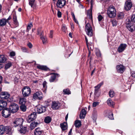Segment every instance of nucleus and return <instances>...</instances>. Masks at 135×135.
Masks as SVG:
<instances>
[{
  "label": "nucleus",
  "mask_w": 135,
  "mask_h": 135,
  "mask_svg": "<svg viewBox=\"0 0 135 135\" xmlns=\"http://www.w3.org/2000/svg\"><path fill=\"white\" fill-rule=\"evenodd\" d=\"M108 118L110 119H113L114 118L113 117V114L112 113L111 115H109L108 116Z\"/></svg>",
  "instance_id": "nucleus-54"
},
{
  "label": "nucleus",
  "mask_w": 135,
  "mask_h": 135,
  "mask_svg": "<svg viewBox=\"0 0 135 135\" xmlns=\"http://www.w3.org/2000/svg\"><path fill=\"white\" fill-rule=\"evenodd\" d=\"M42 131V130L40 129L39 128H36L34 131V133H36V132H40Z\"/></svg>",
  "instance_id": "nucleus-51"
},
{
  "label": "nucleus",
  "mask_w": 135,
  "mask_h": 135,
  "mask_svg": "<svg viewBox=\"0 0 135 135\" xmlns=\"http://www.w3.org/2000/svg\"><path fill=\"white\" fill-rule=\"evenodd\" d=\"M41 39L42 40L43 44H44L47 42V39L46 37L44 36L40 37Z\"/></svg>",
  "instance_id": "nucleus-34"
},
{
  "label": "nucleus",
  "mask_w": 135,
  "mask_h": 135,
  "mask_svg": "<svg viewBox=\"0 0 135 135\" xmlns=\"http://www.w3.org/2000/svg\"><path fill=\"white\" fill-rule=\"evenodd\" d=\"M65 0H59L57 3V6L60 8L63 7L65 4Z\"/></svg>",
  "instance_id": "nucleus-10"
},
{
  "label": "nucleus",
  "mask_w": 135,
  "mask_h": 135,
  "mask_svg": "<svg viewBox=\"0 0 135 135\" xmlns=\"http://www.w3.org/2000/svg\"><path fill=\"white\" fill-rule=\"evenodd\" d=\"M43 96L42 93L40 91L36 92L33 94V98L35 99H41Z\"/></svg>",
  "instance_id": "nucleus-7"
},
{
  "label": "nucleus",
  "mask_w": 135,
  "mask_h": 135,
  "mask_svg": "<svg viewBox=\"0 0 135 135\" xmlns=\"http://www.w3.org/2000/svg\"><path fill=\"white\" fill-rule=\"evenodd\" d=\"M58 104L56 102H53L52 105V108L54 109H56L58 108Z\"/></svg>",
  "instance_id": "nucleus-30"
},
{
  "label": "nucleus",
  "mask_w": 135,
  "mask_h": 135,
  "mask_svg": "<svg viewBox=\"0 0 135 135\" xmlns=\"http://www.w3.org/2000/svg\"><path fill=\"white\" fill-rule=\"evenodd\" d=\"M89 12H88L87 13L88 16L89 17L90 20L91 21H92V16L91 12L89 11Z\"/></svg>",
  "instance_id": "nucleus-35"
},
{
  "label": "nucleus",
  "mask_w": 135,
  "mask_h": 135,
  "mask_svg": "<svg viewBox=\"0 0 135 135\" xmlns=\"http://www.w3.org/2000/svg\"><path fill=\"white\" fill-rule=\"evenodd\" d=\"M39 124V123L37 122H32L30 124V128L31 130L33 129Z\"/></svg>",
  "instance_id": "nucleus-21"
},
{
  "label": "nucleus",
  "mask_w": 135,
  "mask_h": 135,
  "mask_svg": "<svg viewBox=\"0 0 135 135\" xmlns=\"http://www.w3.org/2000/svg\"><path fill=\"white\" fill-rule=\"evenodd\" d=\"M37 112L38 113H41L45 112L46 110L45 107L39 106L37 107Z\"/></svg>",
  "instance_id": "nucleus-13"
},
{
  "label": "nucleus",
  "mask_w": 135,
  "mask_h": 135,
  "mask_svg": "<svg viewBox=\"0 0 135 135\" xmlns=\"http://www.w3.org/2000/svg\"><path fill=\"white\" fill-rule=\"evenodd\" d=\"M85 23L86 24L85 26V31L87 35L89 36H91L93 35L92 28L89 22H87V21L86 20Z\"/></svg>",
  "instance_id": "nucleus-2"
},
{
  "label": "nucleus",
  "mask_w": 135,
  "mask_h": 135,
  "mask_svg": "<svg viewBox=\"0 0 135 135\" xmlns=\"http://www.w3.org/2000/svg\"><path fill=\"white\" fill-rule=\"evenodd\" d=\"M13 20L14 22V23L16 25H18V22L17 20V17L15 15H13Z\"/></svg>",
  "instance_id": "nucleus-33"
},
{
  "label": "nucleus",
  "mask_w": 135,
  "mask_h": 135,
  "mask_svg": "<svg viewBox=\"0 0 135 135\" xmlns=\"http://www.w3.org/2000/svg\"><path fill=\"white\" fill-rule=\"evenodd\" d=\"M43 132V131L36 132L34 133L35 135H41Z\"/></svg>",
  "instance_id": "nucleus-53"
},
{
  "label": "nucleus",
  "mask_w": 135,
  "mask_h": 135,
  "mask_svg": "<svg viewBox=\"0 0 135 135\" xmlns=\"http://www.w3.org/2000/svg\"><path fill=\"white\" fill-rule=\"evenodd\" d=\"M53 34V32L52 30H51L50 31L49 37L51 38H52V37Z\"/></svg>",
  "instance_id": "nucleus-58"
},
{
  "label": "nucleus",
  "mask_w": 135,
  "mask_h": 135,
  "mask_svg": "<svg viewBox=\"0 0 135 135\" xmlns=\"http://www.w3.org/2000/svg\"><path fill=\"white\" fill-rule=\"evenodd\" d=\"M5 126L3 125L0 126V134H3L5 131Z\"/></svg>",
  "instance_id": "nucleus-23"
},
{
  "label": "nucleus",
  "mask_w": 135,
  "mask_h": 135,
  "mask_svg": "<svg viewBox=\"0 0 135 135\" xmlns=\"http://www.w3.org/2000/svg\"><path fill=\"white\" fill-rule=\"evenodd\" d=\"M5 131H7L8 132H10L11 131V128L8 126H5Z\"/></svg>",
  "instance_id": "nucleus-45"
},
{
  "label": "nucleus",
  "mask_w": 135,
  "mask_h": 135,
  "mask_svg": "<svg viewBox=\"0 0 135 135\" xmlns=\"http://www.w3.org/2000/svg\"><path fill=\"white\" fill-rule=\"evenodd\" d=\"M107 14L108 16L111 18L114 17L116 15V11L113 6H109L107 11Z\"/></svg>",
  "instance_id": "nucleus-1"
},
{
  "label": "nucleus",
  "mask_w": 135,
  "mask_h": 135,
  "mask_svg": "<svg viewBox=\"0 0 135 135\" xmlns=\"http://www.w3.org/2000/svg\"><path fill=\"white\" fill-rule=\"evenodd\" d=\"M127 27L128 30L131 32L135 30V28L134 27V25H131V24L127 25Z\"/></svg>",
  "instance_id": "nucleus-24"
},
{
  "label": "nucleus",
  "mask_w": 135,
  "mask_h": 135,
  "mask_svg": "<svg viewBox=\"0 0 135 135\" xmlns=\"http://www.w3.org/2000/svg\"><path fill=\"white\" fill-rule=\"evenodd\" d=\"M18 130L22 134H24L26 131V127H23L22 125L18 128Z\"/></svg>",
  "instance_id": "nucleus-15"
},
{
  "label": "nucleus",
  "mask_w": 135,
  "mask_h": 135,
  "mask_svg": "<svg viewBox=\"0 0 135 135\" xmlns=\"http://www.w3.org/2000/svg\"><path fill=\"white\" fill-rule=\"evenodd\" d=\"M64 94H71V92L68 89H64L63 90Z\"/></svg>",
  "instance_id": "nucleus-37"
},
{
  "label": "nucleus",
  "mask_w": 135,
  "mask_h": 135,
  "mask_svg": "<svg viewBox=\"0 0 135 135\" xmlns=\"http://www.w3.org/2000/svg\"><path fill=\"white\" fill-rule=\"evenodd\" d=\"M6 105L7 103L5 101L0 100V110L2 109L4 107H6Z\"/></svg>",
  "instance_id": "nucleus-16"
},
{
  "label": "nucleus",
  "mask_w": 135,
  "mask_h": 135,
  "mask_svg": "<svg viewBox=\"0 0 135 135\" xmlns=\"http://www.w3.org/2000/svg\"><path fill=\"white\" fill-rule=\"evenodd\" d=\"M132 6V2L130 0H128L125 2L124 9L127 11L129 10Z\"/></svg>",
  "instance_id": "nucleus-9"
},
{
  "label": "nucleus",
  "mask_w": 135,
  "mask_h": 135,
  "mask_svg": "<svg viewBox=\"0 0 135 135\" xmlns=\"http://www.w3.org/2000/svg\"><path fill=\"white\" fill-rule=\"evenodd\" d=\"M75 126L76 128H79L81 126V122L80 120H77L75 121Z\"/></svg>",
  "instance_id": "nucleus-25"
},
{
  "label": "nucleus",
  "mask_w": 135,
  "mask_h": 135,
  "mask_svg": "<svg viewBox=\"0 0 135 135\" xmlns=\"http://www.w3.org/2000/svg\"><path fill=\"white\" fill-rule=\"evenodd\" d=\"M67 124L66 123H63L61 124L60 126L62 130L65 131L67 129Z\"/></svg>",
  "instance_id": "nucleus-27"
},
{
  "label": "nucleus",
  "mask_w": 135,
  "mask_h": 135,
  "mask_svg": "<svg viewBox=\"0 0 135 135\" xmlns=\"http://www.w3.org/2000/svg\"><path fill=\"white\" fill-rule=\"evenodd\" d=\"M73 19L74 21H75V22L77 24H78V21L75 18Z\"/></svg>",
  "instance_id": "nucleus-62"
},
{
  "label": "nucleus",
  "mask_w": 135,
  "mask_h": 135,
  "mask_svg": "<svg viewBox=\"0 0 135 135\" xmlns=\"http://www.w3.org/2000/svg\"><path fill=\"white\" fill-rule=\"evenodd\" d=\"M103 18V17L101 15H99L98 17V19L99 21H101Z\"/></svg>",
  "instance_id": "nucleus-50"
},
{
  "label": "nucleus",
  "mask_w": 135,
  "mask_h": 135,
  "mask_svg": "<svg viewBox=\"0 0 135 135\" xmlns=\"http://www.w3.org/2000/svg\"><path fill=\"white\" fill-rule=\"evenodd\" d=\"M27 45L30 48H31L32 47V45L30 42H29L28 43V44H27Z\"/></svg>",
  "instance_id": "nucleus-59"
},
{
  "label": "nucleus",
  "mask_w": 135,
  "mask_h": 135,
  "mask_svg": "<svg viewBox=\"0 0 135 135\" xmlns=\"http://www.w3.org/2000/svg\"><path fill=\"white\" fill-rule=\"evenodd\" d=\"M9 109L11 112L14 113L16 112L19 109V107L18 105L14 103L11 104L9 106Z\"/></svg>",
  "instance_id": "nucleus-4"
},
{
  "label": "nucleus",
  "mask_w": 135,
  "mask_h": 135,
  "mask_svg": "<svg viewBox=\"0 0 135 135\" xmlns=\"http://www.w3.org/2000/svg\"><path fill=\"white\" fill-rule=\"evenodd\" d=\"M26 102V100L25 98L23 97L20 99L19 103L21 105L25 104Z\"/></svg>",
  "instance_id": "nucleus-26"
},
{
  "label": "nucleus",
  "mask_w": 135,
  "mask_h": 135,
  "mask_svg": "<svg viewBox=\"0 0 135 135\" xmlns=\"http://www.w3.org/2000/svg\"><path fill=\"white\" fill-rule=\"evenodd\" d=\"M47 82L46 81H44L43 83V85L44 88V89L45 90L46 89L47 86L46 85Z\"/></svg>",
  "instance_id": "nucleus-46"
},
{
  "label": "nucleus",
  "mask_w": 135,
  "mask_h": 135,
  "mask_svg": "<svg viewBox=\"0 0 135 135\" xmlns=\"http://www.w3.org/2000/svg\"><path fill=\"white\" fill-rule=\"evenodd\" d=\"M12 65V64L11 62H9L7 64L5 65L4 68L7 70L10 68Z\"/></svg>",
  "instance_id": "nucleus-39"
},
{
  "label": "nucleus",
  "mask_w": 135,
  "mask_h": 135,
  "mask_svg": "<svg viewBox=\"0 0 135 135\" xmlns=\"http://www.w3.org/2000/svg\"><path fill=\"white\" fill-rule=\"evenodd\" d=\"M126 24H127V25H129L130 24V23L131 22V21L129 19L127 18L126 19Z\"/></svg>",
  "instance_id": "nucleus-52"
},
{
  "label": "nucleus",
  "mask_w": 135,
  "mask_h": 135,
  "mask_svg": "<svg viewBox=\"0 0 135 135\" xmlns=\"http://www.w3.org/2000/svg\"><path fill=\"white\" fill-rule=\"evenodd\" d=\"M11 113V111L9 108H5L2 112V116L5 118H7L9 117Z\"/></svg>",
  "instance_id": "nucleus-6"
},
{
  "label": "nucleus",
  "mask_w": 135,
  "mask_h": 135,
  "mask_svg": "<svg viewBox=\"0 0 135 135\" xmlns=\"http://www.w3.org/2000/svg\"><path fill=\"white\" fill-rule=\"evenodd\" d=\"M131 20L133 22H135V14L132 15L131 17Z\"/></svg>",
  "instance_id": "nucleus-48"
},
{
  "label": "nucleus",
  "mask_w": 135,
  "mask_h": 135,
  "mask_svg": "<svg viewBox=\"0 0 135 135\" xmlns=\"http://www.w3.org/2000/svg\"><path fill=\"white\" fill-rule=\"evenodd\" d=\"M115 95V93L112 90H110L109 92V95L110 97H113Z\"/></svg>",
  "instance_id": "nucleus-38"
},
{
  "label": "nucleus",
  "mask_w": 135,
  "mask_h": 135,
  "mask_svg": "<svg viewBox=\"0 0 135 135\" xmlns=\"http://www.w3.org/2000/svg\"><path fill=\"white\" fill-rule=\"evenodd\" d=\"M98 91H94V94L97 97H98L99 95L98 94Z\"/></svg>",
  "instance_id": "nucleus-60"
},
{
  "label": "nucleus",
  "mask_w": 135,
  "mask_h": 135,
  "mask_svg": "<svg viewBox=\"0 0 135 135\" xmlns=\"http://www.w3.org/2000/svg\"><path fill=\"white\" fill-rule=\"evenodd\" d=\"M124 16L123 13L122 12L119 13L118 15V17L119 19H120L123 18Z\"/></svg>",
  "instance_id": "nucleus-40"
},
{
  "label": "nucleus",
  "mask_w": 135,
  "mask_h": 135,
  "mask_svg": "<svg viewBox=\"0 0 135 135\" xmlns=\"http://www.w3.org/2000/svg\"><path fill=\"white\" fill-rule=\"evenodd\" d=\"M22 50V51L24 52H27V49L25 47H22L21 48Z\"/></svg>",
  "instance_id": "nucleus-56"
},
{
  "label": "nucleus",
  "mask_w": 135,
  "mask_h": 135,
  "mask_svg": "<svg viewBox=\"0 0 135 135\" xmlns=\"http://www.w3.org/2000/svg\"><path fill=\"white\" fill-rule=\"evenodd\" d=\"M11 17L10 16H9L7 19L6 20L7 21V22L9 24H10V23H9L8 21L11 19Z\"/></svg>",
  "instance_id": "nucleus-61"
},
{
  "label": "nucleus",
  "mask_w": 135,
  "mask_h": 135,
  "mask_svg": "<svg viewBox=\"0 0 135 135\" xmlns=\"http://www.w3.org/2000/svg\"><path fill=\"white\" fill-rule=\"evenodd\" d=\"M116 69L118 72L123 73L125 69V67L122 65H118L117 66Z\"/></svg>",
  "instance_id": "nucleus-12"
},
{
  "label": "nucleus",
  "mask_w": 135,
  "mask_h": 135,
  "mask_svg": "<svg viewBox=\"0 0 135 135\" xmlns=\"http://www.w3.org/2000/svg\"><path fill=\"white\" fill-rule=\"evenodd\" d=\"M20 109L23 112L26 111V107L25 104L21 105L20 106Z\"/></svg>",
  "instance_id": "nucleus-32"
},
{
  "label": "nucleus",
  "mask_w": 135,
  "mask_h": 135,
  "mask_svg": "<svg viewBox=\"0 0 135 135\" xmlns=\"http://www.w3.org/2000/svg\"><path fill=\"white\" fill-rule=\"evenodd\" d=\"M62 31L64 32H66V30H67V28L65 26V25H62Z\"/></svg>",
  "instance_id": "nucleus-44"
},
{
  "label": "nucleus",
  "mask_w": 135,
  "mask_h": 135,
  "mask_svg": "<svg viewBox=\"0 0 135 135\" xmlns=\"http://www.w3.org/2000/svg\"><path fill=\"white\" fill-rule=\"evenodd\" d=\"M57 16L59 17H60L61 16V13L59 11H58L57 13Z\"/></svg>",
  "instance_id": "nucleus-57"
},
{
  "label": "nucleus",
  "mask_w": 135,
  "mask_h": 135,
  "mask_svg": "<svg viewBox=\"0 0 135 135\" xmlns=\"http://www.w3.org/2000/svg\"><path fill=\"white\" fill-rule=\"evenodd\" d=\"M10 97V94L7 92H3L1 93L0 95V98L3 99H7Z\"/></svg>",
  "instance_id": "nucleus-11"
},
{
  "label": "nucleus",
  "mask_w": 135,
  "mask_h": 135,
  "mask_svg": "<svg viewBox=\"0 0 135 135\" xmlns=\"http://www.w3.org/2000/svg\"><path fill=\"white\" fill-rule=\"evenodd\" d=\"M15 55V53L13 51L12 52L10 53V55L11 56H14Z\"/></svg>",
  "instance_id": "nucleus-55"
},
{
  "label": "nucleus",
  "mask_w": 135,
  "mask_h": 135,
  "mask_svg": "<svg viewBox=\"0 0 135 135\" xmlns=\"http://www.w3.org/2000/svg\"><path fill=\"white\" fill-rule=\"evenodd\" d=\"M103 84V82H102L98 84L97 85L95 86V88H97L99 89L101 86H102Z\"/></svg>",
  "instance_id": "nucleus-47"
},
{
  "label": "nucleus",
  "mask_w": 135,
  "mask_h": 135,
  "mask_svg": "<svg viewBox=\"0 0 135 135\" xmlns=\"http://www.w3.org/2000/svg\"><path fill=\"white\" fill-rule=\"evenodd\" d=\"M95 53L96 55L98 57H100L101 56V54L99 50V49H97L95 50Z\"/></svg>",
  "instance_id": "nucleus-42"
},
{
  "label": "nucleus",
  "mask_w": 135,
  "mask_h": 135,
  "mask_svg": "<svg viewBox=\"0 0 135 135\" xmlns=\"http://www.w3.org/2000/svg\"><path fill=\"white\" fill-rule=\"evenodd\" d=\"M23 122V120L22 119H16L13 122V127H18L21 126L22 125Z\"/></svg>",
  "instance_id": "nucleus-5"
},
{
  "label": "nucleus",
  "mask_w": 135,
  "mask_h": 135,
  "mask_svg": "<svg viewBox=\"0 0 135 135\" xmlns=\"http://www.w3.org/2000/svg\"><path fill=\"white\" fill-rule=\"evenodd\" d=\"M29 3L31 7L33 8L35 5V0H29Z\"/></svg>",
  "instance_id": "nucleus-28"
},
{
  "label": "nucleus",
  "mask_w": 135,
  "mask_h": 135,
  "mask_svg": "<svg viewBox=\"0 0 135 135\" xmlns=\"http://www.w3.org/2000/svg\"><path fill=\"white\" fill-rule=\"evenodd\" d=\"M71 15L73 17V19L75 18V15L73 12L71 13Z\"/></svg>",
  "instance_id": "nucleus-63"
},
{
  "label": "nucleus",
  "mask_w": 135,
  "mask_h": 135,
  "mask_svg": "<svg viewBox=\"0 0 135 135\" xmlns=\"http://www.w3.org/2000/svg\"><path fill=\"white\" fill-rule=\"evenodd\" d=\"M56 78V76L55 75H52L51 76L50 79V82H53L55 80Z\"/></svg>",
  "instance_id": "nucleus-36"
},
{
  "label": "nucleus",
  "mask_w": 135,
  "mask_h": 135,
  "mask_svg": "<svg viewBox=\"0 0 135 135\" xmlns=\"http://www.w3.org/2000/svg\"><path fill=\"white\" fill-rule=\"evenodd\" d=\"M113 26H116L117 24V22L115 20H113L112 21Z\"/></svg>",
  "instance_id": "nucleus-43"
},
{
  "label": "nucleus",
  "mask_w": 135,
  "mask_h": 135,
  "mask_svg": "<svg viewBox=\"0 0 135 135\" xmlns=\"http://www.w3.org/2000/svg\"><path fill=\"white\" fill-rule=\"evenodd\" d=\"M86 113V111L84 109H82L81 111L80 115V118L83 119L84 118Z\"/></svg>",
  "instance_id": "nucleus-17"
},
{
  "label": "nucleus",
  "mask_w": 135,
  "mask_h": 135,
  "mask_svg": "<svg viewBox=\"0 0 135 135\" xmlns=\"http://www.w3.org/2000/svg\"><path fill=\"white\" fill-rule=\"evenodd\" d=\"M36 117V115L35 113H32L28 116L27 118V120L28 123H30L31 121L35 119Z\"/></svg>",
  "instance_id": "nucleus-8"
},
{
  "label": "nucleus",
  "mask_w": 135,
  "mask_h": 135,
  "mask_svg": "<svg viewBox=\"0 0 135 135\" xmlns=\"http://www.w3.org/2000/svg\"><path fill=\"white\" fill-rule=\"evenodd\" d=\"M37 34L39 35L40 37L44 36V32L41 28H39L37 29Z\"/></svg>",
  "instance_id": "nucleus-20"
},
{
  "label": "nucleus",
  "mask_w": 135,
  "mask_h": 135,
  "mask_svg": "<svg viewBox=\"0 0 135 135\" xmlns=\"http://www.w3.org/2000/svg\"><path fill=\"white\" fill-rule=\"evenodd\" d=\"M7 21L5 18H2L0 20V26H5Z\"/></svg>",
  "instance_id": "nucleus-19"
},
{
  "label": "nucleus",
  "mask_w": 135,
  "mask_h": 135,
  "mask_svg": "<svg viewBox=\"0 0 135 135\" xmlns=\"http://www.w3.org/2000/svg\"><path fill=\"white\" fill-rule=\"evenodd\" d=\"M99 104V102H94L93 103V107H95Z\"/></svg>",
  "instance_id": "nucleus-49"
},
{
  "label": "nucleus",
  "mask_w": 135,
  "mask_h": 135,
  "mask_svg": "<svg viewBox=\"0 0 135 135\" xmlns=\"http://www.w3.org/2000/svg\"><path fill=\"white\" fill-rule=\"evenodd\" d=\"M37 67L39 69L45 71L47 70L48 69V68L46 66L39 65H37Z\"/></svg>",
  "instance_id": "nucleus-18"
},
{
  "label": "nucleus",
  "mask_w": 135,
  "mask_h": 135,
  "mask_svg": "<svg viewBox=\"0 0 135 135\" xmlns=\"http://www.w3.org/2000/svg\"><path fill=\"white\" fill-rule=\"evenodd\" d=\"M33 26V25L32 23H30L29 24H28L27 26V31L28 32L31 29V28Z\"/></svg>",
  "instance_id": "nucleus-41"
},
{
  "label": "nucleus",
  "mask_w": 135,
  "mask_h": 135,
  "mask_svg": "<svg viewBox=\"0 0 135 135\" xmlns=\"http://www.w3.org/2000/svg\"><path fill=\"white\" fill-rule=\"evenodd\" d=\"M2 77L1 76H0V84L2 82Z\"/></svg>",
  "instance_id": "nucleus-64"
},
{
  "label": "nucleus",
  "mask_w": 135,
  "mask_h": 135,
  "mask_svg": "<svg viewBox=\"0 0 135 135\" xmlns=\"http://www.w3.org/2000/svg\"><path fill=\"white\" fill-rule=\"evenodd\" d=\"M107 104L109 106L112 107L114 105V103L112 100L110 98H109L107 100Z\"/></svg>",
  "instance_id": "nucleus-22"
},
{
  "label": "nucleus",
  "mask_w": 135,
  "mask_h": 135,
  "mask_svg": "<svg viewBox=\"0 0 135 135\" xmlns=\"http://www.w3.org/2000/svg\"><path fill=\"white\" fill-rule=\"evenodd\" d=\"M126 46L127 45L125 44H121L118 49V51L120 52H122L125 50Z\"/></svg>",
  "instance_id": "nucleus-14"
},
{
  "label": "nucleus",
  "mask_w": 135,
  "mask_h": 135,
  "mask_svg": "<svg viewBox=\"0 0 135 135\" xmlns=\"http://www.w3.org/2000/svg\"><path fill=\"white\" fill-rule=\"evenodd\" d=\"M51 120V118L49 116H47L44 119L45 122L47 123H50Z\"/></svg>",
  "instance_id": "nucleus-31"
},
{
  "label": "nucleus",
  "mask_w": 135,
  "mask_h": 135,
  "mask_svg": "<svg viewBox=\"0 0 135 135\" xmlns=\"http://www.w3.org/2000/svg\"><path fill=\"white\" fill-rule=\"evenodd\" d=\"M22 91L23 96L25 97H27L30 94L31 89L29 87L26 86L22 89Z\"/></svg>",
  "instance_id": "nucleus-3"
},
{
  "label": "nucleus",
  "mask_w": 135,
  "mask_h": 135,
  "mask_svg": "<svg viewBox=\"0 0 135 135\" xmlns=\"http://www.w3.org/2000/svg\"><path fill=\"white\" fill-rule=\"evenodd\" d=\"M6 58L4 55H0V63H4L6 61Z\"/></svg>",
  "instance_id": "nucleus-29"
}]
</instances>
